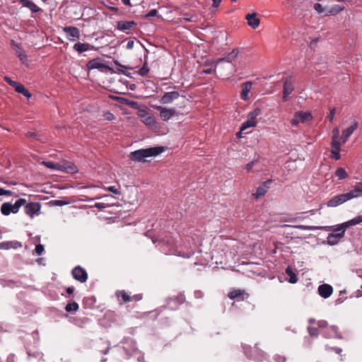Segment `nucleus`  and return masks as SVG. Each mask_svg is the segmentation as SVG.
<instances>
[{"label": "nucleus", "mask_w": 362, "mask_h": 362, "mask_svg": "<svg viewBox=\"0 0 362 362\" xmlns=\"http://www.w3.org/2000/svg\"><path fill=\"white\" fill-rule=\"evenodd\" d=\"M27 354H28V356L29 358H37L38 360H41V359H42V357H43V354L42 352L38 351H33V352H32L30 351H28Z\"/></svg>", "instance_id": "obj_38"}, {"label": "nucleus", "mask_w": 362, "mask_h": 362, "mask_svg": "<svg viewBox=\"0 0 362 362\" xmlns=\"http://www.w3.org/2000/svg\"><path fill=\"white\" fill-rule=\"evenodd\" d=\"M44 250H45L44 246L41 244H38L35 246V251L37 255H41L42 254V252H44Z\"/></svg>", "instance_id": "obj_51"}, {"label": "nucleus", "mask_w": 362, "mask_h": 362, "mask_svg": "<svg viewBox=\"0 0 362 362\" xmlns=\"http://www.w3.org/2000/svg\"><path fill=\"white\" fill-rule=\"evenodd\" d=\"M320 334H322L325 338L327 339L342 338L341 334L339 332L338 327L335 325L328 326L325 329L321 330Z\"/></svg>", "instance_id": "obj_7"}, {"label": "nucleus", "mask_w": 362, "mask_h": 362, "mask_svg": "<svg viewBox=\"0 0 362 362\" xmlns=\"http://www.w3.org/2000/svg\"><path fill=\"white\" fill-rule=\"evenodd\" d=\"M294 90V85L291 81V78L287 77L284 79L283 86V100L287 101L288 97Z\"/></svg>", "instance_id": "obj_12"}, {"label": "nucleus", "mask_w": 362, "mask_h": 362, "mask_svg": "<svg viewBox=\"0 0 362 362\" xmlns=\"http://www.w3.org/2000/svg\"><path fill=\"white\" fill-rule=\"evenodd\" d=\"M41 204L40 202H30L24 207L25 213L33 218L35 216L40 214Z\"/></svg>", "instance_id": "obj_6"}, {"label": "nucleus", "mask_w": 362, "mask_h": 362, "mask_svg": "<svg viewBox=\"0 0 362 362\" xmlns=\"http://www.w3.org/2000/svg\"><path fill=\"white\" fill-rule=\"evenodd\" d=\"M335 112H336V110L335 108H332L329 111V114L327 115V119L330 121V122H332L333 119H334V115H335Z\"/></svg>", "instance_id": "obj_57"}, {"label": "nucleus", "mask_w": 362, "mask_h": 362, "mask_svg": "<svg viewBox=\"0 0 362 362\" xmlns=\"http://www.w3.org/2000/svg\"><path fill=\"white\" fill-rule=\"evenodd\" d=\"M272 183L271 180H267L261 184L256 189V192L252 194V195L258 199L264 196L269 188V185Z\"/></svg>", "instance_id": "obj_19"}, {"label": "nucleus", "mask_w": 362, "mask_h": 362, "mask_svg": "<svg viewBox=\"0 0 362 362\" xmlns=\"http://www.w3.org/2000/svg\"><path fill=\"white\" fill-rule=\"evenodd\" d=\"M136 25V23L134 21H119L117 22V28L122 31H126L127 30L132 29Z\"/></svg>", "instance_id": "obj_26"}, {"label": "nucleus", "mask_w": 362, "mask_h": 362, "mask_svg": "<svg viewBox=\"0 0 362 362\" xmlns=\"http://www.w3.org/2000/svg\"><path fill=\"white\" fill-rule=\"evenodd\" d=\"M157 14H158L157 10L156 9H152L145 16V18H150V17H153V16H157Z\"/></svg>", "instance_id": "obj_55"}, {"label": "nucleus", "mask_w": 362, "mask_h": 362, "mask_svg": "<svg viewBox=\"0 0 362 362\" xmlns=\"http://www.w3.org/2000/svg\"><path fill=\"white\" fill-rule=\"evenodd\" d=\"M343 144L340 141H334L331 142V146L332 148V150L331 151L332 157L335 159L336 160H338L340 159V151H341V146Z\"/></svg>", "instance_id": "obj_25"}, {"label": "nucleus", "mask_w": 362, "mask_h": 362, "mask_svg": "<svg viewBox=\"0 0 362 362\" xmlns=\"http://www.w3.org/2000/svg\"><path fill=\"white\" fill-rule=\"evenodd\" d=\"M74 49L81 54L89 49H95V47L86 42H77L74 45Z\"/></svg>", "instance_id": "obj_28"}, {"label": "nucleus", "mask_w": 362, "mask_h": 362, "mask_svg": "<svg viewBox=\"0 0 362 362\" xmlns=\"http://www.w3.org/2000/svg\"><path fill=\"white\" fill-rule=\"evenodd\" d=\"M344 236V231H341L338 233H329L327 238V244L329 245H337Z\"/></svg>", "instance_id": "obj_23"}, {"label": "nucleus", "mask_w": 362, "mask_h": 362, "mask_svg": "<svg viewBox=\"0 0 362 362\" xmlns=\"http://www.w3.org/2000/svg\"><path fill=\"white\" fill-rule=\"evenodd\" d=\"M193 16L189 13H185L182 15V20L185 22H191L192 21Z\"/></svg>", "instance_id": "obj_47"}, {"label": "nucleus", "mask_w": 362, "mask_h": 362, "mask_svg": "<svg viewBox=\"0 0 362 362\" xmlns=\"http://www.w3.org/2000/svg\"><path fill=\"white\" fill-rule=\"evenodd\" d=\"M332 292L333 288L329 284H324L318 287V293L324 298H329L332 295Z\"/></svg>", "instance_id": "obj_20"}, {"label": "nucleus", "mask_w": 362, "mask_h": 362, "mask_svg": "<svg viewBox=\"0 0 362 362\" xmlns=\"http://www.w3.org/2000/svg\"><path fill=\"white\" fill-rule=\"evenodd\" d=\"M1 284L4 287H18L20 286L19 281H15L13 280H1Z\"/></svg>", "instance_id": "obj_36"}, {"label": "nucleus", "mask_w": 362, "mask_h": 362, "mask_svg": "<svg viewBox=\"0 0 362 362\" xmlns=\"http://www.w3.org/2000/svg\"><path fill=\"white\" fill-rule=\"evenodd\" d=\"M20 4L28 8H29L33 13H38L42 11L35 4L30 0H19Z\"/></svg>", "instance_id": "obj_27"}, {"label": "nucleus", "mask_w": 362, "mask_h": 362, "mask_svg": "<svg viewBox=\"0 0 362 362\" xmlns=\"http://www.w3.org/2000/svg\"><path fill=\"white\" fill-rule=\"evenodd\" d=\"M185 301V296L183 292L179 293L176 296L169 297L165 300L168 308L175 310Z\"/></svg>", "instance_id": "obj_4"}, {"label": "nucleus", "mask_w": 362, "mask_h": 362, "mask_svg": "<svg viewBox=\"0 0 362 362\" xmlns=\"http://www.w3.org/2000/svg\"><path fill=\"white\" fill-rule=\"evenodd\" d=\"M194 296L196 298H202L204 296V293L200 290H197L194 291Z\"/></svg>", "instance_id": "obj_62"}, {"label": "nucleus", "mask_w": 362, "mask_h": 362, "mask_svg": "<svg viewBox=\"0 0 362 362\" xmlns=\"http://www.w3.org/2000/svg\"><path fill=\"white\" fill-rule=\"evenodd\" d=\"M14 89L17 93L23 95L27 98H30L32 96L31 93L25 88L23 84L20 83H17V85L14 87Z\"/></svg>", "instance_id": "obj_30"}, {"label": "nucleus", "mask_w": 362, "mask_h": 362, "mask_svg": "<svg viewBox=\"0 0 362 362\" xmlns=\"http://www.w3.org/2000/svg\"><path fill=\"white\" fill-rule=\"evenodd\" d=\"M251 87L252 82L250 81H247L243 84L240 97L243 100L246 101L248 99V93L250 91Z\"/></svg>", "instance_id": "obj_29"}, {"label": "nucleus", "mask_w": 362, "mask_h": 362, "mask_svg": "<svg viewBox=\"0 0 362 362\" xmlns=\"http://www.w3.org/2000/svg\"><path fill=\"white\" fill-rule=\"evenodd\" d=\"M156 108L159 111V115L164 122L169 120L172 117L177 115V112L174 108H167L163 106H157Z\"/></svg>", "instance_id": "obj_10"}, {"label": "nucleus", "mask_w": 362, "mask_h": 362, "mask_svg": "<svg viewBox=\"0 0 362 362\" xmlns=\"http://www.w3.org/2000/svg\"><path fill=\"white\" fill-rule=\"evenodd\" d=\"M255 127V124L252 122H250L247 119L246 122H243L242 127L240 128L241 131H243L249 127Z\"/></svg>", "instance_id": "obj_46"}, {"label": "nucleus", "mask_w": 362, "mask_h": 362, "mask_svg": "<svg viewBox=\"0 0 362 362\" xmlns=\"http://www.w3.org/2000/svg\"><path fill=\"white\" fill-rule=\"evenodd\" d=\"M139 117L141 122L148 127H153L156 123V117L146 111L140 112Z\"/></svg>", "instance_id": "obj_17"}, {"label": "nucleus", "mask_w": 362, "mask_h": 362, "mask_svg": "<svg viewBox=\"0 0 362 362\" xmlns=\"http://www.w3.org/2000/svg\"><path fill=\"white\" fill-rule=\"evenodd\" d=\"M274 360L275 361V362H285L286 358L280 355H276L274 357Z\"/></svg>", "instance_id": "obj_59"}, {"label": "nucleus", "mask_w": 362, "mask_h": 362, "mask_svg": "<svg viewBox=\"0 0 362 362\" xmlns=\"http://www.w3.org/2000/svg\"><path fill=\"white\" fill-rule=\"evenodd\" d=\"M249 296V293H246L245 290L242 289H233L228 295L230 299H236L238 301L247 299Z\"/></svg>", "instance_id": "obj_13"}, {"label": "nucleus", "mask_w": 362, "mask_h": 362, "mask_svg": "<svg viewBox=\"0 0 362 362\" xmlns=\"http://www.w3.org/2000/svg\"><path fill=\"white\" fill-rule=\"evenodd\" d=\"M257 162V160H252L250 162H249L246 165H245V169L247 171V172H250L253 168V166L255 165V163Z\"/></svg>", "instance_id": "obj_53"}, {"label": "nucleus", "mask_w": 362, "mask_h": 362, "mask_svg": "<svg viewBox=\"0 0 362 362\" xmlns=\"http://www.w3.org/2000/svg\"><path fill=\"white\" fill-rule=\"evenodd\" d=\"M318 328L322 329H325L328 327V322L325 320H319L317 322Z\"/></svg>", "instance_id": "obj_50"}, {"label": "nucleus", "mask_w": 362, "mask_h": 362, "mask_svg": "<svg viewBox=\"0 0 362 362\" xmlns=\"http://www.w3.org/2000/svg\"><path fill=\"white\" fill-rule=\"evenodd\" d=\"M286 274L289 276L288 282L291 284H295L298 281L296 274L289 267L286 269Z\"/></svg>", "instance_id": "obj_33"}, {"label": "nucleus", "mask_w": 362, "mask_h": 362, "mask_svg": "<svg viewBox=\"0 0 362 362\" xmlns=\"http://www.w3.org/2000/svg\"><path fill=\"white\" fill-rule=\"evenodd\" d=\"M245 18L247 21V24L251 28L255 29L257 28L260 23L259 19L257 17L256 13H248L246 15Z\"/></svg>", "instance_id": "obj_24"}, {"label": "nucleus", "mask_w": 362, "mask_h": 362, "mask_svg": "<svg viewBox=\"0 0 362 362\" xmlns=\"http://www.w3.org/2000/svg\"><path fill=\"white\" fill-rule=\"evenodd\" d=\"M18 211L15 204L10 202H5L1 206V212L4 216H8L11 213L16 214Z\"/></svg>", "instance_id": "obj_21"}, {"label": "nucleus", "mask_w": 362, "mask_h": 362, "mask_svg": "<svg viewBox=\"0 0 362 362\" xmlns=\"http://www.w3.org/2000/svg\"><path fill=\"white\" fill-rule=\"evenodd\" d=\"M244 354L249 359L259 362L262 361L266 356V354L258 347L256 344L254 346L244 344L243 345Z\"/></svg>", "instance_id": "obj_3"}, {"label": "nucleus", "mask_w": 362, "mask_h": 362, "mask_svg": "<svg viewBox=\"0 0 362 362\" xmlns=\"http://www.w3.org/2000/svg\"><path fill=\"white\" fill-rule=\"evenodd\" d=\"M339 130L337 127H335L332 131V142L335 141H339Z\"/></svg>", "instance_id": "obj_45"}, {"label": "nucleus", "mask_w": 362, "mask_h": 362, "mask_svg": "<svg viewBox=\"0 0 362 362\" xmlns=\"http://www.w3.org/2000/svg\"><path fill=\"white\" fill-rule=\"evenodd\" d=\"M69 203H70V202L68 201V200L56 199V200L52 201V205H54V206H59L67 205Z\"/></svg>", "instance_id": "obj_43"}, {"label": "nucleus", "mask_w": 362, "mask_h": 362, "mask_svg": "<svg viewBox=\"0 0 362 362\" xmlns=\"http://www.w3.org/2000/svg\"><path fill=\"white\" fill-rule=\"evenodd\" d=\"M362 197V182H357L354 189L348 192L337 194L329 199L327 202L328 207H337L347 201Z\"/></svg>", "instance_id": "obj_1"}, {"label": "nucleus", "mask_w": 362, "mask_h": 362, "mask_svg": "<svg viewBox=\"0 0 362 362\" xmlns=\"http://www.w3.org/2000/svg\"><path fill=\"white\" fill-rule=\"evenodd\" d=\"M344 9V6L334 5L331 8V10L329 11V13H332V14H336V13H338L342 11Z\"/></svg>", "instance_id": "obj_42"}, {"label": "nucleus", "mask_w": 362, "mask_h": 362, "mask_svg": "<svg viewBox=\"0 0 362 362\" xmlns=\"http://www.w3.org/2000/svg\"><path fill=\"white\" fill-rule=\"evenodd\" d=\"M63 31L66 33L69 40L73 41L80 37L79 29L75 26H65L63 28Z\"/></svg>", "instance_id": "obj_14"}, {"label": "nucleus", "mask_w": 362, "mask_h": 362, "mask_svg": "<svg viewBox=\"0 0 362 362\" xmlns=\"http://www.w3.org/2000/svg\"><path fill=\"white\" fill-rule=\"evenodd\" d=\"M12 192L11 190H7L4 188H0V196L2 195H8L11 196L12 194Z\"/></svg>", "instance_id": "obj_58"}, {"label": "nucleus", "mask_w": 362, "mask_h": 362, "mask_svg": "<svg viewBox=\"0 0 362 362\" xmlns=\"http://www.w3.org/2000/svg\"><path fill=\"white\" fill-rule=\"evenodd\" d=\"M4 81L8 83L9 84L10 86H11L13 88H14L17 83L18 82L17 81H13L10 77L8 76H5L4 77Z\"/></svg>", "instance_id": "obj_52"}, {"label": "nucleus", "mask_w": 362, "mask_h": 362, "mask_svg": "<svg viewBox=\"0 0 362 362\" xmlns=\"http://www.w3.org/2000/svg\"><path fill=\"white\" fill-rule=\"evenodd\" d=\"M179 97L180 93L177 91L167 92L164 93L159 101L161 104H169L173 100L177 99Z\"/></svg>", "instance_id": "obj_18"}, {"label": "nucleus", "mask_w": 362, "mask_h": 362, "mask_svg": "<svg viewBox=\"0 0 362 362\" xmlns=\"http://www.w3.org/2000/svg\"><path fill=\"white\" fill-rule=\"evenodd\" d=\"M313 8L318 13H322L325 11L324 7L319 3H315Z\"/></svg>", "instance_id": "obj_49"}, {"label": "nucleus", "mask_w": 362, "mask_h": 362, "mask_svg": "<svg viewBox=\"0 0 362 362\" xmlns=\"http://www.w3.org/2000/svg\"><path fill=\"white\" fill-rule=\"evenodd\" d=\"M7 362H16L15 355L13 354H11L10 355H8L7 358Z\"/></svg>", "instance_id": "obj_64"}, {"label": "nucleus", "mask_w": 362, "mask_h": 362, "mask_svg": "<svg viewBox=\"0 0 362 362\" xmlns=\"http://www.w3.org/2000/svg\"><path fill=\"white\" fill-rule=\"evenodd\" d=\"M107 190L115 194H120L119 190L115 186L109 187Z\"/></svg>", "instance_id": "obj_54"}, {"label": "nucleus", "mask_w": 362, "mask_h": 362, "mask_svg": "<svg viewBox=\"0 0 362 362\" xmlns=\"http://www.w3.org/2000/svg\"><path fill=\"white\" fill-rule=\"evenodd\" d=\"M11 46L15 50L16 54L18 56V57L19 58V59L21 60V62L23 64H25L27 62L28 57H27V54L23 51V48L21 47V45L18 43L15 40H11Z\"/></svg>", "instance_id": "obj_11"}, {"label": "nucleus", "mask_w": 362, "mask_h": 362, "mask_svg": "<svg viewBox=\"0 0 362 362\" xmlns=\"http://www.w3.org/2000/svg\"><path fill=\"white\" fill-rule=\"evenodd\" d=\"M116 296L121 298L124 303L129 302L132 300L131 296L124 290L117 291Z\"/></svg>", "instance_id": "obj_32"}, {"label": "nucleus", "mask_w": 362, "mask_h": 362, "mask_svg": "<svg viewBox=\"0 0 362 362\" xmlns=\"http://www.w3.org/2000/svg\"><path fill=\"white\" fill-rule=\"evenodd\" d=\"M354 226H356V224H355L354 219L352 218L349 221L344 222V225L343 226L346 227V228H349V227H351Z\"/></svg>", "instance_id": "obj_61"}, {"label": "nucleus", "mask_w": 362, "mask_h": 362, "mask_svg": "<svg viewBox=\"0 0 362 362\" xmlns=\"http://www.w3.org/2000/svg\"><path fill=\"white\" fill-rule=\"evenodd\" d=\"M71 275L75 280L81 284L86 282L88 278L86 270L79 265L73 268Z\"/></svg>", "instance_id": "obj_5"}, {"label": "nucleus", "mask_w": 362, "mask_h": 362, "mask_svg": "<svg viewBox=\"0 0 362 362\" xmlns=\"http://www.w3.org/2000/svg\"><path fill=\"white\" fill-rule=\"evenodd\" d=\"M239 53L238 49H233L230 52L227 54L225 57L217 59L216 61V63H220L223 62H226L228 63H231L238 56Z\"/></svg>", "instance_id": "obj_22"}, {"label": "nucleus", "mask_w": 362, "mask_h": 362, "mask_svg": "<svg viewBox=\"0 0 362 362\" xmlns=\"http://www.w3.org/2000/svg\"><path fill=\"white\" fill-rule=\"evenodd\" d=\"M86 67L89 70L97 69L101 71H103V69L104 68L107 69L110 71L112 70V69L110 68L109 66L103 63V59L99 57L88 61L86 64Z\"/></svg>", "instance_id": "obj_8"}, {"label": "nucleus", "mask_w": 362, "mask_h": 362, "mask_svg": "<svg viewBox=\"0 0 362 362\" xmlns=\"http://www.w3.org/2000/svg\"><path fill=\"white\" fill-rule=\"evenodd\" d=\"M285 226L298 228V229L304 230H315L321 229L323 228V227H320V226H304V225H296V226L286 225Z\"/></svg>", "instance_id": "obj_31"}, {"label": "nucleus", "mask_w": 362, "mask_h": 362, "mask_svg": "<svg viewBox=\"0 0 362 362\" xmlns=\"http://www.w3.org/2000/svg\"><path fill=\"white\" fill-rule=\"evenodd\" d=\"M260 112H261V110L259 108H256L254 111H252L248 114L247 120L250 122H252L255 124V125L256 126V124H257L256 118L260 114Z\"/></svg>", "instance_id": "obj_34"}, {"label": "nucleus", "mask_w": 362, "mask_h": 362, "mask_svg": "<svg viewBox=\"0 0 362 362\" xmlns=\"http://www.w3.org/2000/svg\"><path fill=\"white\" fill-rule=\"evenodd\" d=\"M148 72H149V68L148 67L147 62H145L144 63L142 67L139 69L138 73L141 76H147Z\"/></svg>", "instance_id": "obj_40"}, {"label": "nucleus", "mask_w": 362, "mask_h": 362, "mask_svg": "<svg viewBox=\"0 0 362 362\" xmlns=\"http://www.w3.org/2000/svg\"><path fill=\"white\" fill-rule=\"evenodd\" d=\"M58 170L66 173H75L78 171V169L73 163L63 161L62 163H59Z\"/></svg>", "instance_id": "obj_15"}, {"label": "nucleus", "mask_w": 362, "mask_h": 362, "mask_svg": "<svg viewBox=\"0 0 362 362\" xmlns=\"http://www.w3.org/2000/svg\"><path fill=\"white\" fill-rule=\"evenodd\" d=\"M344 225V222L338 225L336 228H334L333 229V231H344L345 233V230L346 228V227H344L343 226Z\"/></svg>", "instance_id": "obj_56"}, {"label": "nucleus", "mask_w": 362, "mask_h": 362, "mask_svg": "<svg viewBox=\"0 0 362 362\" xmlns=\"http://www.w3.org/2000/svg\"><path fill=\"white\" fill-rule=\"evenodd\" d=\"M131 298H132V300L137 302L142 299L143 295L141 293H138V294L134 295L133 296H131Z\"/></svg>", "instance_id": "obj_60"}, {"label": "nucleus", "mask_w": 362, "mask_h": 362, "mask_svg": "<svg viewBox=\"0 0 362 362\" xmlns=\"http://www.w3.org/2000/svg\"><path fill=\"white\" fill-rule=\"evenodd\" d=\"M308 332L310 337H317L320 334V332L318 331L317 328L314 327H308Z\"/></svg>", "instance_id": "obj_41"}, {"label": "nucleus", "mask_w": 362, "mask_h": 362, "mask_svg": "<svg viewBox=\"0 0 362 362\" xmlns=\"http://www.w3.org/2000/svg\"><path fill=\"white\" fill-rule=\"evenodd\" d=\"M312 119L311 113L308 112L299 111L297 112L293 118L291 119L292 126H296L299 123H304Z\"/></svg>", "instance_id": "obj_9"}, {"label": "nucleus", "mask_w": 362, "mask_h": 362, "mask_svg": "<svg viewBox=\"0 0 362 362\" xmlns=\"http://www.w3.org/2000/svg\"><path fill=\"white\" fill-rule=\"evenodd\" d=\"M165 151L163 146H154L147 148H141L131 152L129 158L131 160L145 162L146 158L156 156Z\"/></svg>", "instance_id": "obj_2"}, {"label": "nucleus", "mask_w": 362, "mask_h": 362, "mask_svg": "<svg viewBox=\"0 0 362 362\" xmlns=\"http://www.w3.org/2000/svg\"><path fill=\"white\" fill-rule=\"evenodd\" d=\"M79 305L76 302L69 303L65 306V310L68 313L77 311Z\"/></svg>", "instance_id": "obj_37"}, {"label": "nucleus", "mask_w": 362, "mask_h": 362, "mask_svg": "<svg viewBox=\"0 0 362 362\" xmlns=\"http://www.w3.org/2000/svg\"><path fill=\"white\" fill-rule=\"evenodd\" d=\"M26 203V200L25 199H18L15 202V206L16 209H18V211H19V209L24 205Z\"/></svg>", "instance_id": "obj_48"}, {"label": "nucleus", "mask_w": 362, "mask_h": 362, "mask_svg": "<svg viewBox=\"0 0 362 362\" xmlns=\"http://www.w3.org/2000/svg\"><path fill=\"white\" fill-rule=\"evenodd\" d=\"M12 241H5L0 243V250H9L12 247Z\"/></svg>", "instance_id": "obj_44"}, {"label": "nucleus", "mask_w": 362, "mask_h": 362, "mask_svg": "<svg viewBox=\"0 0 362 362\" xmlns=\"http://www.w3.org/2000/svg\"><path fill=\"white\" fill-rule=\"evenodd\" d=\"M41 163L49 169L58 170L59 163H56L52 161H46V160L42 161Z\"/></svg>", "instance_id": "obj_39"}, {"label": "nucleus", "mask_w": 362, "mask_h": 362, "mask_svg": "<svg viewBox=\"0 0 362 362\" xmlns=\"http://www.w3.org/2000/svg\"><path fill=\"white\" fill-rule=\"evenodd\" d=\"M353 219H354L356 225L360 224L362 223V215L356 216Z\"/></svg>", "instance_id": "obj_63"}, {"label": "nucleus", "mask_w": 362, "mask_h": 362, "mask_svg": "<svg viewBox=\"0 0 362 362\" xmlns=\"http://www.w3.org/2000/svg\"><path fill=\"white\" fill-rule=\"evenodd\" d=\"M335 175L339 180H344L349 177L348 173L343 168H338L335 171Z\"/></svg>", "instance_id": "obj_35"}, {"label": "nucleus", "mask_w": 362, "mask_h": 362, "mask_svg": "<svg viewBox=\"0 0 362 362\" xmlns=\"http://www.w3.org/2000/svg\"><path fill=\"white\" fill-rule=\"evenodd\" d=\"M358 126V122L354 121V122L350 127L344 129L342 131L340 142H341V144H345L349 140V137L353 134V132L357 129Z\"/></svg>", "instance_id": "obj_16"}]
</instances>
